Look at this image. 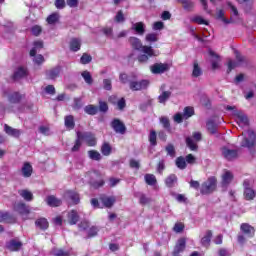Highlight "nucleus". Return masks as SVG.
I'll return each instance as SVG.
<instances>
[{
  "label": "nucleus",
  "mask_w": 256,
  "mask_h": 256,
  "mask_svg": "<svg viewBox=\"0 0 256 256\" xmlns=\"http://www.w3.org/2000/svg\"><path fill=\"white\" fill-rule=\"evenodd\" d=\"M227 111H232V115L235 117L236 123L241 129H247L249 127V118L245 113L236 110L234 106H227Z\"/></svg>",
  "instance_id": "f257e3e1"
},
{
  "label": "nucleus",
  "mask_w": 256,
  "mask_h": 256,
  "mask_svg": "<svg viewBox=\"0 0 256 256\" xmlns=\"http://www.w3.org/2000/svg\"><path fill=\"white\" fill-rule=\"evenodd\" d=\"M217 189V178L212 176L201 184L200 193L202 195H211Z\"/></svg>",
  "instance_id": "f03ea898"
},
{
  "label": "nucleus",
  "mask_w": 256,
  "mask_h": 256,
  "mask_svg": "<svg viewBox=\"0 0 256 256\" xmlns=\"http://www.w3.org/2000/svg\"><path fill=\"white\" fill-rule=\"evenodd\" d=\"M140 52L143 54H139L137 57L139 63H147L151 57H155V50L151 46L142 47Z\"/></svg>",
  "instance_id": "7ed1b4c3"
},
{
  "label": "nucleus",
  "mask_w": 256,
  "mask_h": 256,
  "mask_svg": "<svg viewBox=\"0 0 256 256\" xmlns=\"http://www.w3.org/2000/svg\"><path fill=\"white\" fill-rule=\"evenodd\" d=\"M243 140L241 142V147H247L250 149V147H253L255 145V132L253 130H248L246 132L242 133Z\"/></svg>",
  "instance_id": "20e7f679"
},
{
  "label": "nucleus",
  "mask_w": 256,
  "mask_h": 256,
  "mask_svg": "<svg viewBox=\"0 0 256 256\" xmlns=\"http://www.w3.org/2000/svg\"><path fill=\"white\" fill-rule=\"evenodd\" d=\"M253 182L251 180H244L243 187H244V197L246 201H253L256 197L255 190L252 188Z\"/></svg>",
  "instance_id": "39448f33"
},
{
  "label": "nucleus",
  "mask_w": 256,
  "mask_h": 256,
  "mask_svg": "<svg viewBox=\"0 0 256 256\" xmlns=\"http://www.w3.org/2000/svg\"><path fill=\"white\" fill-rule=\"evenodd\" d=\"M171 69V64L169 63H155L150 66V71L153 75H163V73H167Z\"/></svg>",
  "instance_id": "423d86ee"
},
{
  "label": "nucleus",
  "mask_w": 256,
  "mask_h": 256,
  "mask_svg": "<svg viewBox=\"0 0 256 256\" xmlns=\"http://www.w3.org/2000/svg\"><path fill=\"white\" fill-rule=\"evenodd\" d=\"M78 139L85 141L89 147H95L97 145V138L91 132H78L77 133Z\"/></svg>",
  "instance_id": "0eeeda50"
},
{
  "label": "nucleus",
  "mask_w": 256,
  "mask_h": 256,
  "mask_svg": "<svg viewBox=\"0 0 256 256\" xmlns=\"http://www.w3.org/2000/svg\"><path fill=\"white\" fill-rule=\"evenodd\" d=\"M234 178L235 176L233 175V172L229 170H223L221 174V187H223V189H227V187H229V184L233 183Z\"/></svg>",
  "instance_id": "6e6552de"
},
{
  "label": "nucleus",
  "mask_w": 256,
  "mask_h": 256,
  "mask_svg": "<svg viewBox=\"0 0 256 256\" xmlns=\"http://www.w3.org/2000/svg\"><path fill=\"white\" fill-rule=\"evenodd\" d=\"M129 87L131 91H143V89H147L149 87V80H131Z\"/></svg>",
  "instance_id": "1a4fd4ad"
},
{
  "label": "nucleus",
  "mask_w": 256,
  "mask_h": 256,
  "mask_svg": "<svg viewBox=\"0 0 256 256\" xmlns=\"http://www.w3.org/2000/svg\"><path fill=\"white\" fill-rule=\"evenodd\" d=\"M198 141H201V133L194 132L193 138H191V137L186 138V145H187V147H189V149H191V151H197V142Z\"/></svg>",
  "instance_id": "9d476101"
},
{
  "label": "nucleus",
  "mask_w": 256,
  "mask_h": 256,
  "mask_svg": "<svg viewBox=\"0 0 256 256\" xmlns=\"http://www.w3.org/2000/svg\"><path fill=\"white\" fill-rule=\"evenodd\" d=\"M222 157L226 159L227 161H233V159H237V150L230 149L229 147H223L222 148Z\"/></svg>",
  "instance_id": "9b49d317"
},
{
  "label": "nucleus",
  "mask_w": 256,
  "mask_h": 256,
  "mask_svg": "<svg viewBox=\"0 0 256 256\" xmlns=\"http://www.w3.org/2000/svg\"><path fill=\"white\" fill-rule=\"evenodd\" d=\"M111 127L114 129L115 133H119L120 135H125V131H127L125 124L119 119H114L111 123Z\"/></svg>",
  "instance_id": "f8f14e48"
},
{
  "label": "nucleus",
  "mask_w": 256,
  "mask_h": 256,
  "mask_svg": "<svg viewBox=\"0 0 256 256\" xmlns=\"http://www.w3.org/2000/svg\"><path fill=\"white\" fill-rule=\"evenodd\" d=\"M186 245L187 241L185 238H180L175 245L173 256H179V253H183L185 251Z\"/></svg>",
  "instance_id": "ddd939ff"
},
{
  "label": "nucleus",
  "mask_w": 256,
  "mask_h": 256,
  "mask_svg": "<svg viewBox=\"0 0 256 256\" xmlns=\"http://www.w3.org/2000/svg\"><path fill=\"white\" fill-rule=\"evenodd\" d=\"M64 197L65 199H71L74 205H78L79 201H81V199L79 198V194L73 190H67L64 193Z\"/></svg>",
  "instance_id": "4468645a"
},
{
  "label": "nucleus",
  "mask_w": 256,
  "mask_h": 256,
  "mask_svg": "<svg viewBox=\"0 0 256 256\" xmlns=\"http://www.w3.org/2000/svg\"><path fill=\"white\" fill-rule=\"evenodd\" d=\"M14 211H17V213H20V215H29V213H31V210H29V206H27L25 203L15 204Z\"/></svg>",
  "instance_id": "2eb2a0df"
},
{
  "label": "nucleus",
  "mask_w": 256,
  "mask_h": 256,
  "mask_svg": "<svg viewBox=\"0 0 256 256\" xmlns=\"http://www.w3.org/2000/svg\"><path fill=\"white\" fill-rule=\"evenodd\" d=\"M115 201L117 199L115 196H101L100 197V202L104 205V207L111 208L115 204Z\"/></svg>",
  "instance_id": "dca6fc26"
},
{
  "label": "nucleus",
  "mask_w": 256,
  "mask_h": 256,
  "mask_svg": "<svg viewBox=\"0 0 256 256\" xmlns=\"http://www.w3.org/2000/svg\"><path fill=\"white\" fill-rule=\"evenodd\" d=\"M161 94L158 96L159 103H165L171 97V91L165 90V84L160 87Z\"/></svg>",
  "instance_id": "f3484780"
},
{
  "label": "nucleus",
  "mask_w": 256,
  "mask_h": 256,
  "mask_svg": "<svg viewBox=\"0 0 256 256\" xmlns=\"http://www.w3.org/2000/svg\"><path fill=\"white\" fill-rule=\"evenodd\" d=\"M43 49V41L42 40H36L33 42L32 49L30 50V57H35L39 51Z\"/></svg>",
  "instance_id": "a211bd4d"
},
{
  "label": "nucleus",
  "mask_w": 256,
  "mask_h": 256,
  "mask_svg": "<svg viewBox=\"0 0 256 256\" xmlns=\"http://www.w3.org/2000/svg\"><path fill=\"white\" fill-rule=\"evenodd\" d=\"M131 29L136 35H145V23L143 22L133 23Z\"/></svg>",
  "instance_id": "6ab92c4d"
},
{
  "label": "nucleus",
  "mask_w": 256,
  "mask_h": 256,
  "mask_svg": "<svg viewBox=\"0 0 256 256\" xmlns=\"http://www.w3.org/2000/svg\"><path fill=\"white\" fill-rule=\"evenodd\" d=\"M46 203L47 205H49V207H59L61 206V199L53 196V195H50L46 198Z\"/></svg>",
  "instance_id": "aec40b11"
},
{
  "label": "nucleus",
  "mask_w": 256,
  "mask_h": 256,
  "mask_svg": "<svg viewBox=\"0 0 256 256\" xmlns=\"http://www.w3.org/2000/svg\"><path fill=\"white\" fill-rule=\"evenodd\" d=\"M4 130L7 135H10V137H20L21 136V130L15 129L9 125H4Z\"/></svg>",
  "instance_id": "412c9836"
},
{
  "label": "nucleus",
  "mask_w": 256,
  "mask_h": 256,
  "mask_svg": "<svg viewBox=\"0 0 256 256\" xmlns=\"http://www.w3.org/2000/svg\"><path fill=\"white\" fill-rule=\"evenodd\" d=\"M79 221V212L77 210H71L68 212V223L70 225H77V222Z\"/></svg>",
  "instance_id": "4be33fe9"
},
{
  "label": "nucleus",
  "mask_w": 256,
  "mask_h": 256,
  "mask_svg": "<svg viewBox=\"0 0 256 256\" xmlns=\"http://www.w3.org/2000/svg\"><path fill=\"white\" fill-rule=\"evenodd\" d=\"M70 50L74 53H77L81 49V39L79 38H72L69 43Z\"/></svg>",
  "instance_id": "5701e85b"
},
{
  "label": "nucleus",
  "mask_w": 256,
  "mask_h": 256,
  "mask_svg": "<svg viewBox=\"0 0 256 256\" xmlns=\"http://www.w3.org/2000/svg\"><path fill=\"white\" fill-rule=\"evenodd\" d=\"M129 43L132 45L133 49H136V51L143 50V44L141 43V40L137 37H130Z\"/></svg>",
  "instance_id": "b1692460"
},
{
  "label": "nucleus",
  "mask_w": 256,
  "mask_h": 256,
  "mask_svg": "<svg viewBox=\"0 0 256 256\" xmlns=\"http://www.w3.org/2000/svg\"><path fill=\"white\" fill-rule=\"evenodd\" d=\"M209 55L211 57L212 69H219V62L221 61L219 55H217L212 50H209Z\"/></svg>",
  "instance_id": "393cba45"
},
{
  "label": "nucleus",
  "mask_w": 256,
  "mask_h": 256,
  "mask_svg": "<svg viewBox=\"0 0 256 256\" xmlns=\"http://www.w3.org/2000/svg\"><path fill=\"white\" fill-rule=\"evenodd\" d=\"M22 99L23 95H21L19 92H13L8 96L9 103H12L13 105L20 103Z\"/></svg>",
  "instance_id": "a878e982"
},
{
  "label": "nucleus",
  "mask_w": 256,
  "mask_h": 256,
  "mask_svg": "<svg viewBox=\"0 0 256 256\" xmlns=\"http://www.w3.org/2000/svg\"><path fill=\"white\" fill-rule=\"evenodd\" d=\"M216 18L224 22L225 25H229V23H233V19L229 20L225 18V10L223 9H219V8L216 9Z\"/></svg>",
  "instance_id": "bb28decb"
},
{
  "label": "nucleus",
  "mask_w": 256,
  "mask_h": 256,
  "mask_svg": "<svg viewBox=\"0 0 256 256\" xmlns=\"http://www.w3.org/2000/svg\"><path fill=\"white\" fill-rule=\"evenodd\" d=\"M191 23H197V25H209V20H206L201 15H194L190 17Z\"/></svg>",
  "instance_id": "cd10ccee"
},
{
  "label": "nucleus",
  "mask_w": 256,
  "mask_h": 256,
  "mask_svg": "<svg viewBox=\"0 0 256 256\" xmlns=\"http://www.w3.org/2000/svg\"><path fill=\"white\" fill-rule=\"evenodd\" d=\"M240 229L245 233V235H248L249 237H253V235H255V228L247 223L242 224Z\"/></svg>",
  "instance_id": "c85d7f7f"
},
{
  "label": "nucleus",
  "mask_w": 256,
  "mask_h": 256,
  "mask_svg": "<svg viewBox=\"0 0 256 256\" xmlns=\"http://www.w3.org/2000/svg\"><path fill=\"white\" fill-rule=\"evenodd\" d=\"M206 127L212 135H215L217 133V118L208 120Z\"/></svg>",
  "instance_id": "c756f323"
},
{
  "label": "nucleus",
  "mask_w": 256,
  "mask_h": 256,
  "mask_svg": "<svg viewBox=\"0 0 256 256\" xmlns=\"http://www.w3.org/2000/svg\"><path fill=\"white\" fill-rule=\"evenodd\" d=\"M211 237H213V232L211 230L206 231L201 239V245H203V247H209L211 244Z\"/></svg>",
  "instance_id": "7c9ffc66"
},
{
  "label": "nucleus",
  "mask_w": 256,
  "mask_h": 256,
  "mask_svg": "<svg viewBox=\"0 0 256 256\" xmlns=\"http://www.w3.org/2000/svg\"><path fill=\"white\" fill-rule=\"evenodd\" d=\"M64 125L69 131L75 129V118L72 115L66 116L64 119Z\"/></svg>",
  "instance_id": "2f4dec72"
},
{
  "label": "nucleus",
  "mask_w": 256,
  "mask_h": 256,
  "mask_svg": "<svg viewBox=\"0 0 256 256\" xmlns=\"http://www.w3.org/2000/svg\"><path fill=\"white\" fill-rule=\"evenodd\" d=\"M18 193L24 201H28V202L33 201V192L27 189H23V190H19Z\"/></svg>",
  "instance_id": "473e14b6"
},
{
  "label": "nucleus",
  "mask_w": 256,
  "mask_h": 256,
  "mask_svg": "<svg viewBox=\"0 0 256 256\" xmlns=\"http://www.w3.org/2000/svg\"><path fill=\"white\" fill-rule=\"evenodd\" d=\"M177 1L182 5L185 11H193V8L195 7V3L191 0H177Z\"/></svg>",
  "instance_id": "72a5a7b5"
},
{
  "label": "nucleus",
  "mask_w": 256,
  "mask_h": 256,
  "mask_svg": "<svg viewBox=\"0 0 256 256\" xmlns=\"http://www.w3.org/2000/svg\"><path fill=\"white\" fill-rule=\"evenodd\" d=\"M33 173V166L29 162H25L22 167L23 177H30Z\"/></svg>",
  "instance_id": "f704fd0d"
},
{
  "label": "nucleus",
  "mask_w": 256,
  "mask_h": 256,
  "mask_svg": "<svg viewBox=\"0 0 256 256\" xmlns=\"http://www.w3.org/2000/svg\"><path fill=\"white\" fill-rule=\"evenodd\" d=\"M35 225L38 229H41L42 231H45V229L49 228V222L45 218H40L36 220Z\"/></svg>",
  "instance_id": "c9c22d12"
},
{
  "label": "nucleus",
  "mask_w": 256,
  "mask_h": 256,
  "mask_svg": "<svg viewBox=\"0 0 256 256\" xmlns=\"http://www.w3.org/2000/svg\"><path fill=\"white\" fill-rule=\"evenodd\" d=\"M23 77H27V68L25 67H19L14 72V79H23Z\"/></svg>",
  "instance_id": "e433bc0d"
},
{
  "label": "nucleus",
  "mask_w": 256,
  "mask_h": 256,
  "mask_svg": "<svg viewBox=\"0 0 256 256\" xmlns=\"http://www.w3.org/2000/svg\"><path fill=\"white\" fill-rule=\"evenodd\" d=\"M203 75V70L196 61L193 63L192 77L197 78Z\"/></svg>",
  "instance_id": "4c0bfd02"
},
{
  "label": "nucleus",
  "mask_w": 256,
  "mask_h": 256,
  "mask_svg": "<svg viewBox=\"0 0 256 256\" xmlns=\"http://www.w3.org/2000/svg\"><path fill=\"white\" fill-rule=\"evenodd\" d=\"M51 255L53 256H69L71 252L69 250H63L61 248H53L51 251Z\"/></svg>",
  "instance_id": "58836bf2"
},
{
  "label": "nucleus",
  "mask_w": 256,
  "mask_h": 256,
  "mask_svg": "<svg viewBox=\"0 0 256 256\" xmlns=\"http://www.w3.org/2000/svg\"><path fill=\"white\" fill-rule=\"evenodd\" d=\"M21 242L17 241V240H11L8 244H7V248L10 251H19L21 249Z\"/></svg>",
  "instance_id": "ea45409f"
},
{
  "label": "nucleus",
  "mask_w": 256,
  "mask_h": 256,
  "mask_svg": "<svg viewBox=\"0 0 256 256\" xmlns=\"http://www.w3.org/2000/svg\"><path fill=\"white\" fill-rule=\"evenodd\" d=\"M177 183V176L175 174H170L166 179H165V185L167 187H175V184Z\"/></svg>",
  "instance_id": "a19ab883"
},
{
  "label": "nucleus",
  "mask_w": 256,
  "mask_h": 256,
  "mask_svg": "<svg viewBox=\"0 0 256 256\" xmlns=\"http://www.w3.org/2000/svg\"><path fill=\"white\" fill-rule=\"evenodd\" d=\"M61 73L60 68H54L46 72V75L48 79H57L59 77V74Z\"/></svg>",
  "instance_id": "79ce46f5"
},
{
  "label": "nucleus",
  "mask_w": 256,
  "mask_h": 256,
  "mask_svg": "<svg viewBox=\"0 0 256 256\" xmlns=\"http://www.w3.org/2000/svg\"><path fill=\"white\" fill-rule=\"evenodd\" d=\"M48 25H55V23H57V21H59V13L54 12L52 14H50L47 19H46Z\"/></svg>",
  "instance_id": "37998d69"
},
{
  "label": "nucleus",
  "mask_w": 256,
  "mask_h": 256,
  "mask_svg": "<svg viewBox=\"0 0 256 256\" xmlns=\"http://www.w3.org/2000/svg\"><path fill=\"white\" fill-rule=\"evenodd\" d=\"M88 157L89 159H92V161H101V153L96 150H90L88 151Z\"/></svg>",
  "instance_id": "c03bdc74"
},
{
  "label": "nucleus",
  "mask_w": 256,
  "mask_h": 256,
  "mask_svg": "<svg viewBox=\"0 0 256 256\" xmlns=\"http://www.w3.org/2000/svg\"><path fill=\"white\" fill-rule=\"evenodd\" d=\"M144 179L147 185H150V186L157 185V178L153 174H146L144 176Z\"/></svg>",
  "instance_id": "a18cd8bd"
},
{
  "label": "nucleus",
  "mask_w": 256,
  "mask_h": 256,
  "mask_svg": "<svg viewBox=\"0 0 256 256\" xmlns=\"http://www.w3.org/2000/svg\"><path fill=\"white\" fill-rule=\"evenodd\" d=\"M32 57V61L34 63V65H43L45 63V57H43V55L41 54H35L34 56H31Z\"/></svg>",
  "instance_id": "49530a36"
},
{
  "label": "nucleus",
  "mask_w": 256,
  "mask_h": 256,
  "mask_svg": "<svg viewBox=\"0 0 256 256\" xmlns=\"http://www.w3.org/2000/svg\"><path fill=\"white\" fill-rule=\"evenodd\" d=\"M184 119H189L195 115V110L193 107H185L184 112L182 113Z\"/></svg>",
  "instance_id": "de8ad7c7"
},
{
  "label": "nucleus",
  "mask_w": 256,
  "mask_h": 256,
  "mask_svg": "<svg viewBox=\"0 0 256 256\" xmlns=\"http://www.w3.org/2000/svg\"><path fill=\"white\" fill-rule=\"evenodd\" d=\"M111 145H109V143H104L101 147V153L102 155H104L105 157H109V155H111Z\"/></svg>",
  "instance_id": "09e8293b"
},
{
  "label": "nucleus",
  "mask_w": 256,
  "mask_h": 256,
  "mask_svg": "<svg viewBox=\"0 0 256 256\" xmlns=\"http://www.w3.org/2000/svg\"><path fill=\"white\" fill-rule=\"evenodd\" d=\"M145 40L148 43H157V41H159V37L157 33H149L146 35Z\"/></svg>",
  "instance_id": "8fccbe9b"
},
{
  "label": "nucleus",
  "mask_w": 256,
  "mask_h": 256,
  "mask_svg": "<svg viewBox=\"0 0 256 256\" xmlns=\"http://www.w3.org/2000/svg\"><path fill=\"white\" fill-rule=\"evenodd\" d=\"M84 111L88 115H97V111H99V108H97V106L88 105L84 108Z\"/></svg>",
  "instance_id": "3c124183"
},
{
  "label": "nucleus",
  "mask_w": 256,
  "mask_h": 256,
  "mask_svg": "<svg viewBox=\"0 0 256 256\" xmlns=\"http://www.w3.org/2000/svg\"><path fill=\"white\" fill-rule=\"evenodd\" d=\"M176 166L178 167V169H185L187 167V161L185 160V158L180 156L176 159Z\"/></svg>",
  "instance_id": "603ef678"
},
{
  "label": "nucleus",
  "mask_w": 256,
  "mask_h": 256,
  "mask_svg": "<svg viewBox=\"0 0 256 256\" xmlns=\"http://www.w3.org/2000/svg\"><path fill=\"white\" fill-rule=\"evenodd\" d=\"M81 76L83 77L85 83L88 85H91L93 83V77L91 76V73L89 71L82 72Z\"/></svg>",
  "instance_id": "864d4df0"
},
{
  "label": "nucleus",
  "mask_w": 256,
  "mask_h": 256,
  "mask_svg": "<svg viewBox=\"0 0 256 256\" xmlns=\"http://www.w3.org/2000/svg\"><path fill=\"white\" fill-rule=\"evenodd\" d=\"M90 61H93V57H91V55H89V54H87V53H84V54L82 55V57L80 58V63H81L82 65H88V63H89Z\"/></svg>",
  "instance_id": "5fc2aeb1"
},
{
  "label": "nucleus",
  "mask_w": 256,
  "mask_h": 256,
  "mask_svg": "<svg viewBox=\"0 0 256 256\" xmlns=\"http://www.w3.org/2000/svg\"><path fill=\"white\" fill-rule=\"evenodd\" d=\"M226 5H227L228 9H230V11L234 17L239 16V11L237 10V7H235V5H233V3L227 2Z\"/></svg>",
  "instance_id": "6e6d98bb"
},
{
  "label": "nucleus",
  "mask_w": 256,
  "mask_h": 256,
  "mask_svg": "<svg viewBox=\"0 0 256 256\" xmlns=\"http://www.w3.org/2000/svg\"><path fill=\"white\" fill-rule=\"evenodd\" d=\"M42 31H43V29L39 25H35L31 28V33H32V35H35V37H39V35H41Z\"/></svg>",
  "instance_id": "4d7b16f0"
},
{
  "label": "nucleus",
  "mask_w": 256,
  "mask_h": 256,
  "mask_svg": "<svg viewBox=\"0 0 256 256\" xmlns=\"http://www.w3.org/2000/svg\"><path fill=\"white\" fill-rule=\"evenodd\" d=\"M139 203L140 205H149L151 203V198L146 197L145 194H141Z\"/></svg>",
  "instance_id": "13d9d810"
},
{
  "label": "nucleus",
  "mask_w": 256,
  "mask_h": 256,
  "mask_svg": "<svg viewBox=\"0 0 256 256\" xmlns=\"http://www.w3.org/2000/svg\"><path fill=\"white\" fill-rule=\"evenodd\" d=\"M102 32L104 33V35H106V37H110V39H115V37L113 36V28L105 27L102 29Z\"/></svg>",
  "instance_id": "bf43d9fd"
},
{
  "label": "nucleus",
  "mask_w": 256,
  "mask_h": 256,
  "mask_svg": "<svg viewBox=\"0 0 256 256\" xmlns=\"http://www.w3.org/2000/svg\"><path fill=\"white\" fill-rule=\"evenodd\" d=\"M149 141L151 145H157V132H155V130L150 132Z\"/></svg>",
  "instance_id": "052dcab7"
},
{
  "label": "nucleus",
  "mask_w": 256,
  "mask_h": 256,
  "mask_svg": "<svg viewBox=\"0 0 256 256\" xmlns=\"http://www.w3.org/2000/svg\"><path fill=\"white\" fill-rule=\"evenodd\" d=\"M166 152L170 157H175V146H173V144H168L166 146Z\"/></svg>",
  "instance_id": "680f3d73"
},
{
  "label": "nucleus",
  "mask_w": 256,
  "mask_h": 256,
  "mask_svg": "<svg viewBox=\"0 0 256 256\" xmlns=\"http://www.w3.org/2000/svg\"><path fill=\"white\" fill-rule=\"evenodd\" d=\"M116 23H123L125 21V15H123V11H118V13L115 16Z\"/></svg>",
  "instance_id": "e2e57ef3"
},
{
  "label": "nucleus",
  "mask_w": 256,
  "mask_h": 256,
  "mask_svg": "<svg viewBox=\"0 0 256 256\" xmlns=\"http://www.w3.org/2000/svg\"><path fill=\"white\" fill-rule=\"evenodd\" d=\"M90 185H92V187H95V189H97L98 187H103L104 185V181L102 179L98 180V181H93V180H89Z\"/></svg>",
  "instance_id": "0e129e2a"
},
{
  "label": "nucleus",
  "mask_w": 256,
  "mask_h": 256,
  "mask_svg": "<svg viewBox=\"0 0 256 256\" xmlns=\"http://www.w3.org/2000/svg\"><path fill=\"white\" fill-rule=\"evenodd\" d=\"M103 88L106 91H111V89L113 88L112 84H111V80L110 79H104L103 80Z\"/></svg>",
  "instance_id": "69168bd1"
},
{
  "label": "nucleus",
  "mask_w": 256,
  "mask_h": 256,
  "mask_svg": "<svg viewBox=\"0 0 256 256\" xmlns=\"http://www.w3.org/2000/svg\"><path fill=\"white\" fill-rule=\"evenodd\" d=\"M160 123L163 125L164 129H170L171 125L169 124V118L162 117L160 118Z\"/></svg>",
  "instance_id": "338daca9"
},
{
  "label": "nucleus",
  "mask_w": 256,
  "mask_h": 256,
  "mask_svg": "<svg viewBox=\"0 0 256 256\" xmlns=\"http://www.w3.org/2000/svg\"><path fill=\"white\" fill-rule=\"evenodd\" d=\"M54 5L56 9H65V0H55Z\"/></svg>",
  "instance_id": "774afa93"
}]
</instances>
